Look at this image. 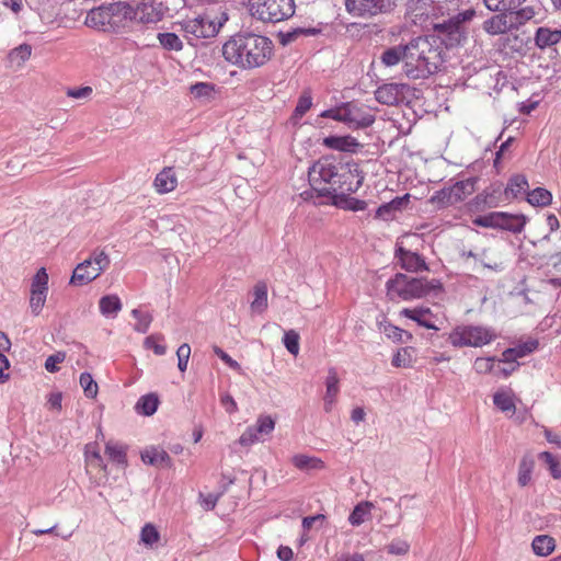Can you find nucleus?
I'll use <instances>...</instances> for the list:
<instances>
[{"label": "nucleus", "instance_id": "35", "mask_svg": "<svg viewBox=\"0 0 561 561\" xmlns=\"http://www.w3.org/2000/svg\"><path fill=\"white\" fill-rule=\"evenodd\" d=\"M99 308L104 317L115 318L122 309V301L116 295H106L100 299Z\"/></svg>", "mask_w": 561, "mask_h": 561}, {"label": "nucleus", "instance_id": "50", "mask_svg": "<svg viewBox=\"0 0 561 561\" xmlns=\"http://www.w3.org/2000/svg\"><path fill=\"white\" fill-rule=\"evenodd\" d=\"M538 458L548 466L550 474L553 479L561 480V465L550 451L540 453Z\"/></svg>", "mask_w": 561, "mask_h": 561}, {"label": "nucleus", "instance_id": "18", "mask_svg": "<svg viewBox=\"0 0 561 561\" xmlns=\"http://www.w3.org/2000/svg\"><path fill=\"white\" fill-rule=\"evenodd\" d=\"M322 145L329 149L341 151V152H351L355 153L362 147V145L357 141V139L351 135L346 136H335L331 135L324 137L322 140Z\"/></svg>", "mask_w": 561, "mask_h": 561}, {"label": "nucleus", "instance_id": "61", "mask_svg": "<svg viewBox=\"0 0 561 561\" xmlns=\"http://www.w3.org/2000/svg\"><path fill=\"white\" fill-rule=\"evenodd\" d=\"M163 340L161 335H149L145 339V346L153 351L156 355H164L167 352V346L163 344L157 343V341Z\"/></svg>", "mask_w": 561, "mask_h": 561}, {"label": "nucleus", "instance_id": "43", "mask_svg": "<svg viewBox=\"0 0 561 561\" xmlns=\"http://www.w3.org/2000/svg\"><path fill=\"white\" fill-rule=\"evenodd\" d=\"M319 32L320 31L314 27H297L286 33H279V43L283 46H286L296 41L300 36H313Z\"/></svg>", "mask_w": 561, "mask_h": 561}, {"label": "nucleus", "instance_id": "23", "mask_svg": "<svg viewBox=\"0 0 561 561\" xmlns=\"http://www.w3.org/2000/svg\"><path fill=\"white\" fill-rule=\"evenodd\" d=\"M379 59L386 67H393L402 62L403 72L405 73V44H399L386 48L381 53Z\"/></svg>", "mask_w": 561, "mask_h": 561}, {"label": "nucleus", "instance_id": "28", "mask_svg": "<svg viewBox=\"0 0 561 561\" xmlns=\"http://www.w3.org/2000/svg\"><path fill=\"white\" fill-rule=\"evenodd\" d=\"M409 198L410 195L405 194L403 196L394 197L392 201L388 203H383L377 208L376 217L383 220L392 219L394 213L401 210L404 207V205L409 203Z\"/></svg>", "mask_w": 561, "mask_h": 561}, {"label": "nucleus", "instance_id": "15", "mask_svg": "<svg viewBox=\"0 0 561 561\" xmlns=\"http://www.w3.org/2000/svg\"><path fill=\"white\" fill-rule=\"evenodd\" d=\"M135 10H137V18L142 23H157L167 15L162 0H142Z\"/></svg>", "mask_w": 561, "mask_h": 561}, {"label": "nucleus", "instance_id": "42", "mask_svg": "<svg viewBox=\"0 0 561 561\" xmlns=\"http://www.w3.org/2000/svg\"><path fill=\"white\" fill-rule=\"evenodd\" d=\"M526 0H483L490 11H508L514 13Z\"/></svg>", "mask_w": 561, "mask_h": 561}, {"label": "nucleus", "instance_id": "25", "mask_svg": "<svg viewBox=\"0 0 561 561\" xmlns=\"http://www.w3.org/2000/svg\"><path fill=\"white\" fill-rule=\"evenodd\" d=\"M561 41V30L540 26L535 34V44L538 48L545 49L558 44Z\"/></svg>", "mask_w": 561, "mask_h": 561}, {"label": "nucleus", "instance_id": "22", "mask_svg": "<svg viewBox=\"0 0 561 561\" xmlns=\"http://www.w3.org/2000/svg\"><path fill=\"white\" fill-rule=\"evenodd\" d=\"M339 382L340 380L337 377L336 369L334 367H330L325 379V394L323 397V408L327 413L331 412L335 399L339 394Z\"/></svg>", "mask_w": 561, "mask_h": 561}, {"label": "nucleus", "instance_id": "34", "mask_svg": "<svg viewBox=\"0 0 561 561\" xmlns=\"http://www.w3.org/2000/svg\"><path fill=\"white\" fill-rule=\"evenodd\" d=\"M253 300L251 310L254 313H262L267 309V286L263 282H259L253 288Z\"/></svg>", "mask_w": 561, "mask_h": 561}, {"label": "nucleus", "instance_id": "37", "mask_svg": "<svg viewBox=\"0 0 561 561\" xmlns=\"http://www.w3.org/2000/svg\"><path fill=\"white\" fill-rule=\"evenodd\" d=\"M293 463L299 470H321L324 468V462L317 457H310L307 455H296L293 457Z\"/></svg>", "mask_w": 561, "mask_h": 561}, {"label": "nucleus", "instance_id": "17", "mask_svg": "<svg viewBox=\"0 0 561 561\" xmlns=\"http://www.w3.org/2000/svg\"><path fill=\"white\" fill-rule=\"evenodd\" d=\"M396 257L403 270L410 273L428 271L425 260L417 253L400 247L396 250Z\"/></svg>", "mask_w": 561, "mask_h": 561}, {"label": "nucleus", "instance_id": "64", "mask_svg": "<svg viewBox=\"0 0 561 561\" xmlns=\"http://www.w3.org/2000/svg\"><path fill=\"white\" fill-rule=\"evenodd\" d=\"M65 353L57 352L50 356H48L45 360V369L49 373H56L59 370L58 364L65 360Z\"/></svg>", "mask_w": 561, "mask_h": 561}, {"label": "nucleus", "instance_id": "53", "mask_svg": "<svg viewBox=\"0 0 561 561\" xmlns=\"http://www.w3.org/2000/svg\"><path fill=\"white\" fill-rule=\"evenodd\" d=\"M160 539V534L156 526L152 524H146L140 531V540L144 545L152 547Z\"/></svg>", "mask_w": 561, "mask_h": 561}, {"label": "nucleus", "instance_id": "4", "mask_svg": "<svg viewBox=\"0 0 561 561\" xmlns=\"http://www.w3.org/2000/svg\"><path fill=\"white\" fill-rule=\"evenodd\" d=\"M386 290L390 300L399 298L411 301L443 291V284L436 278L411 277L403 273H397L387 280Z\"/></svg>", "mask_w": 561, "mask_h": 561}, {"label": "nucleus", "instance_id": "1", "mask_svg": "<svg viewBox=\"0 0 561 561\" xmlns=\"http://www.w3.org/2000/svg\"><path fill=\"white\" fill-rule=\"evenodd\" d=\"M364 173L353 159L323 156L308 169L309 185L319 196L332 201L342 193H355L364 183Z\"/></svg>", "mask_w": 561, "mask_h": 561}, {"label": "nucleus", "instance_id": "51", "mask_svg": "<svg viewBox=\"0 0 561 561\" xmlns=\"http://www.w3.org/2000/svg\"><path fill=\"white\" fill-rule=\"evenodd\" d=\"M79 381L87 398L93 399L96 397L99 387L91 374L87 371L82 373Z\"/></svg>", "mask_w": 561, "mask_h": 561}, {"label": "nucleus", "instance_id": "36", "mask_svg": "<svg viewBox=\"0 0 561 561\" xmlns=\"http://www.w3.org/2000/svg\"><path fill=\"white\" fill-rule=\"evenodd\" d=\"M533 551L539 557H547L553 552L556 540L549 535H538L531 542Z\"/></svg>", "mask_w": 561, "mask_h": 561}, {"label": "nucleus", "instance_id": "20", "mask_svg": "<svg viewBox=\"0 0 561 561\" xmlns=\"http://www.w3.org/2000/svg\"><path fill=\"white\" fill-rule=\"evenodd\" d=\"M141 460L150 466L159 468H172L173 462L169 454L160 447H148L141 451Z\"/></svg>", "mask_w": 561, "mask_h": 561}, {"label": "nucleus", "instance_id": "21", "mask_svg": "<svg viewBox=\"0 0 561 561\" xmlns=\"http://www.w3.org/2000/svg\"><path fill=\"white\" fill-rule=\"evenodd\" d=\"M107 7L113 20L114 30L126 20L137 19V10L127 2L107 3Z\"/></svg>", "mask_w": 561, "mask_h": 561}, {"label": "nucleus", "instance_id": "60", "mask_svg": "<svg viewBox=\"0 0 561 561\" xmlns=\"http://www.w3.org/2000/svg\"><path fill=\"white\" fill-rule=\"evenodd\" d=\"M91 445L85 446V461L91 466H96L102 468L104 471L106 470V465L104 463V460L102 456L100 455V451L96 449L91 450Z\"/></svg>", "mask_w": 561, "mask_h": 561}, {"label": "nucleus", "instance_id": "24", "mask_svg": "<svg viewBox=\"0 0 561 561\" xmlns=\"http://www.w3.org/2000/svg\"><path fill=\"white\" fill-rule=\"evenodd\" d=\"M502 218L499 222V229L513 233H520L527 222V217L523 214H511L502 211Z\"/></svg>", "mask_w": 561, "mask_h": 561}, {"label": "nucleus", "instance_id": "58", "mask_svg": "<svg viewBox=\"0 0 561 561\" xmlns=\"http://www.w3.org/2000/svg\"><path fill=\"white\" fill-rule=\"evenodd\" d=\"M191 355V346L187 343H183L176 351L178 356V368L181 373L187 369V364Z\"/></svg>", "mask_w": 561, "mask_h": 561}, {"label": "nucleus", "instance_id": "29", "mask_svg": "<svg viewBox=\"0 0 561 561\" xmlns=\"http://www.w3.org/2000/svg\"><path fill=\"white\" fill-rule=\"evenodd\" d=\"M154 187L158 193L164 194L173 191L176 186V178L172 168H164L154 179Z\"/></svg>", "mask_w": 561, "mask_h": 561}, {"label": "nucleus", "instance_id": "8", "mask_svg": "<svg viewBox=\"0 0 561 561\" xmlns=\"http://www.w3.org/2000/svg\"><path fill=\"white\" fill-rule=\"evenodd\" d=\"M110 263V257L104 251H94L89 259H85L76 266L70 284L83 286L91 283L108 267Z\"/></svg>", "mask_w": 561, "mask_h": 561}, {"label": "nucleus", "instance_id": "44", "mask_svg": "<svg viewBox=\"0 0 561 561\" xmlns=\"http://www.w3.org/2000/svg\"><path fill=\"white\" fill-rule=\"evenodd\" d=\"M378 328L385 335L393 342L407 343L403 339L404 330L389 322L385 317L378 321Z\"/></svg>", "mask_w": 561, "mask_h": 561}, {"label": "nucleus", "instance_id": "27", "mask_svg": "<svg viewBox=\"0 0 561 561\" xmlns=\"http://www.w3.org/2000/svg\"><path fill=\"white\" fill-rule=\"evenodd\" d=\"M343 116L347 119H342L343 123L353 127L365 128L375 122V117L370 114L359 115L358 110L352 107L348 103L343 106Z\"/></svg>", "mask_w": 561, "mask_h": 561}, {"label": "nucleus", "instance_id": "38", "mask_svg": "<svg viewBox=\"0 0 561 561\" xmlns=\"http://www.w3.org/2000/svg\"><path fill=\"white\" fill-rule=\"evenodd\" d=\"M373 507V503L364 501L358 503L348 516V523L352 526L362 525L369 516Z\"/></svg>", "mask_w": 561, "mask_h": 561}, {"label": "nucleus", "instance_id": "14", "mask_svg": "<svg viewBox=\"0 0 561 561\" xmlns=\"http://www.w3.org/2000/svg\"><path fill=\"white\" fill-rule=\"evenodd\" d=\"M497 14L492 15L483 22V30L490 35L505 34L516 26L513 14L508 11H496Z\"/></svg>", "mask_w": 561, "mask_h": 561}, {"label": "nucleus", "instance_id": "7", "mask_svg": "<svg viewBox=\"0 0 561 561\" xmlns=\"http://www.w3.org/2000/svg\"><path fill=\"white\" fill-rule=\"evenodd\" d=\"M251 15L262 22L276 23L295 13L294 0H249Z\"/></svg>", "mask_w": 561, "mask_h": 561}, {"label": "nucleus", "instance_id": "10", "mask_svg": "<svg viewBox=\"0 0 561 561\" xmlns=\"http://www.w3.org/2000/svg\"><path fill=\"white\" fill-rule=\"evenodd\" d=\"M48 293V274L41 267L32 278L30 308L34 316H38L45 306Z\"/></svg>", "mask_w": 561, "mask_h": 561}, {"label": "nucleus", "instance_id": "19", "mask_svg": "<svg viewBox=\"0 0 561 561\" xmlns=\"http://www.w3.org/2000/svg\"><path fill=\"white\" fill-rule=\"evenodd\" d=\"M400 314L404 318H408L414 322L417 323V325L420 327H423V328H426V329H430V330H439L438 327L435 325V323L430 319L433 316V312L430 308H423V307H417V308H413V309H410V308H403L401 311H400Z\"/></svg>", "mask_w": 561, "mask_h": 561}, {"label": "nucleus", "instance_id": "55", "mask_svg": "<svg viewBox=\"0 0 561 561\" xmlns=\"http://www.w3.org/2000/svg\"><path fill=\"white\" fill-rule=\"evenodd\" d=\"M539 346V342L536 339H529L526 342L519 343L513 347L515 356L518 358L525 357L534 353Z\"/></svg>", "mask_w": 561, "mask_h": 561}, {"label": "nucleus", "instance_id": "13", "mask_svg": "<svg viewBox=\"0 0 561 561\" xmlns=\"http://www.w3.org/2000/svg\"><path fill=\"white\" fill-rule=\"evenodd\" d=\"M409 90L405 83H386L377 88L375 99L385 105H397L405 100Z\"/></svg>", "mask_w": 561, "mask_h": 561}, {"label": "nucleus", "instance_id": "40", "mask_svg": "<svg viewBox=\"0 0 561 561\" xmlns=\"http://www.w3.org/2000/svg\"><path fill=\"white\" fill-rule=\"evenodd\" d=\"M527 202L533 206L545 207L551 204L552 194L543 187H536L527 194Z\"/></svg>", "mask_w": 561, "mask_h": 561}, {"label": "nucleus", "instance_id": "33", "mask_svg": "<svg viewBox=\"0 0 561 561\" xmlns=\"http://www.w3.org/2000/svg\"><path fill=\"white\" fill-rule=\"evenodd\" d=\"M159 403L160 401L156 393H148L138 399L135 410L138 414L150 416L157 412Z\"/></svg>", "mask_w": 561, "mask_h": 561}, {"label": "nucleus", "instance_id": "48", "mask_svg": "<svg viewBox=\"0 0 561 561\" xmlns=\"http://www.w3.org/2000/svg\"><path fill=\"white\" fill-rule=\"evenodd\" d=\"M312 96L309 91H304L297 102V105L291 115L293 121L300 119L311 107Z\"/></svg>", "mask_w": 561, "mask_h": 561}, {"label": "nucleus", "instance_id": "57", "mask_svg": "<svg viewBox=\"0 0 561 561\" xmlns=\"http://www.w3.org/2000/svg\"><path fill=\"white\" fill-rule=\"evenodd\" d=\"M191 93L197 99H207L214 93V85L207 82H197L191 87Z\"/></svg>", "mask_w": 561, "mask_h": 561}, {"label": "nucleus", "instance_id": "11", "mask_svg": "<svg viewBox=\"0 0 561 561\" xmlns=\"http://www.w3.org/2000/svg\"><path fill=\"white\" fill-rule=\"evenodd\" d=\"M221 23L208 19L207 16H197L195 19L185 21L183 31L186 34L193 35L195 38H210L218 34Z\"/></svg>", "mask_w": 561, "mask_h": 561}, {"label": "nucleus", "instance_id": "9", "mask_svg": "<svg viewBox=\"0 0 561 561\" xmlns=\"http://www.w3.org/2000/svg\"><path fill=\"white\" fill-rule=\"evenodd\" d=\"M396 0H345V9L353 16L369 19L391 12Z\"/></svg>", "mask_w": 561, "mask_h": 561}, {"label": "nucleus", "instance_id": "16", "mask_svg": "<svg viewBox=\"0 0 561 561\" xmlns=\"http://www.w3.org/2000/svg\"><path fill=\"white\" fill-rule=\"evenodd\" d=\"M85 25L104 32L114 30L107 4L91 9L85 16Z\"/></svg>", "mask_w": 561, "mask_h": 561}, {"label": "nucleus", "instance_id": "47", "mask_svg": "<svg viewBox=\"0 0 561 561\" xmlns=\"http://www.w3.org/2000/svg\"><path fill=\"white\" fill-rule=\"evenodd\" d=\"M131 316L137 320L134 330L139 333H147L153 317L150 312H144L138 308L131 310Z\"/></svg>", "mask_w": 561, "mask_h": 561}, {"label": "nucleus", "instance_id": "3", "mask_svg": "<svg viewBox=\"0 0 561 561\" xmlns=\"http://www.w3.org/2000/svg\"><path fill=\"white\" fill-rule=\"evenodd\" d=\"M436 41L419 36L405 44V75L411 79H425L438 71L443 64Z\"/></svg>", "mask_w": 561, "mask_h": 561}, {"label": "nucleus", "instance_id": "46", "mask_svg": "<svg viewBox=\"0 0 561 561\" xmlns=\"http://www.w3.org/2000/svg\"><path fill=\"white\" fill-rule=\"evenodd\" d=\"M471 211H482L485 208H493L499 206V201H489L486 190L474 196L468 204Z\"/></svg>", "mask_w": 561, "mask_h": 561}, {"label": "nucleus", "instance_id": "12", "mask_svg": "<svg viewBox=\"0 0 561 561\" xmlns=\"http://www.w3.org/2000/svg\"><path fill=\"white\" fill-rule=\"evenodd\" d=\"M275 422L270 415H261L255 425L247 427L239 437L238 443L242 446H251L260 440V435H268L274 431Z\"/></svg>", "mask_w": 561, "mask_h": 561}, {"label": "nucleus", "instance_id": "26", "mask_svg": "<svg viewBox=\"0 0 561 561\" xmlns=\"http://www.w3.org/2000/svg\"><path fill=\"white\" fill-rule=\"evenodd\" d=\"M477 182L478 178L471 176L461 181H456L454 184L449 185L451 196L454 197L456 204L465 201L476 191Z\"/></svg>", "mask_w": 561, "mask_h": 561}, {"label": "nucleus", "instance_id": "63", "mask_svg": "<svg viewBox=\"0 0 561 561\" xmlns=\"http://www.w3.org/2000/svg\"><path fill=\"white\" fill-rule=\"evenodd\" d=\"M494 357H478L473 367L478 374H489L494 368Z\"/></svg>", "mask_w": 561, "mask_h": 561}, {"label": "nucleus", "instance_id": "45", "mask_svg": "<svg viewBox=\"0 0 561 561\" xmlns=\"http://www.w3.org/2000/svg\"><path fill=\"white\" fill-rule=\"evenodd\" d=\"M157 38L165 50L180 51L183 49V43L175 33H158Z\"/></svg>", "mask_w": 561, "mask_h": 561}, {"label": "nucleus", "instance_id": "5", "mask_svg": "<svg viewBox=\"0 0 561 561\" xmlns=\"http://www.w3.org/2000/svg\"><path fill=\"white\" fill-rule=\"evenodd\" d=\"M474 16L476 10L472 8H468L456 14H450V16H446L442 22L433 24V37H436L447 49L462 46L468 36L467 24L471 22Z\"/></svg>", "mask_w": 561, "mask_h": 561}, {"label": "nucleus", "instance_id": "2", "mask_svg": "<svg viewBox=\"0 0 561 561\" xmlns=\"http://www.w3.org/2000/svg\"><path fill=\"white\" fill-rule=\"evenodd\" d=\"M274 54L273 41L266 35L250 30L237 32L222 45L225 60L247 71L265 67L273 59Z\"/></svg>", "mask_w": 561, "mask_h": 561}, {"label": "nucleus", "instance_id": "39", "mask_svg": "<svg viewBox=\"0 0 561 561\" xmlns=\"http://www.w3.org/2000/svg\"><path fill=\"white\" fill-rule=\"evenodd\" d=\"M529 187L528 181L525 175L516 174L513 175L504 190L506 196L517 197L518 194L525 192Z\"/></svg>", "mask_w": 561, "mask_h": 561}, {"label": "nucleus", "instance_id": "59", "mask_svg": "<svg viewBox=\"0 0 561 561\" xmlns=\"http://www.w3.org/2000/svg\"><path fill=\"white\" fill-rule=\"evenodd\" d=\"M213 351L215 355L218 356L229 368L236 370L239 374L242 373L241 365L237 360H234L228 353H226L222 348L215 345L213 347Z\"/></svg>", "mask_w": 561, "mask_h": 561}, {"label": "nucleus", "instance_id": "56", "mask_svg": "<svg viewBox=\"0 0 561 561\" xmlns=\"http://www.w3.org/2000/svg\"><path fill=\"white\" fill-rule=\"evenodd\" d=\"M493 403L503 412H508L515 409L512 398L504 392H496L493 396Z\"/></svg>", "mask_w": 561, "mask_h": 561}, {"label": "nucleus", "instance_id": "49", "mask_svg": "<svg viewBox=\"0 0 561 561\" xmlns=\"http://www.w3.org/2000/svg\"><path fill=\"white\" fill-rule=\"evenodd\" d=\"M502 217V211H492L486 215L476 217L472 222L479 227L499 229V222Z\"/></svg>", "mask_w": 561, "mask_h": 561}, {"label": "nucleus", "instance_id": "62", "mask_svg": "<svg viewBox=\"0 0 561 561\" xmlns=\"http://www.w3.org/2000/svg\"><path fill=\"white\" fill-rule=\"evenodd\" d=\"M410 545L405 540L394 539L387 546V551L394 556H404L409 552Z\"/></svg>", "mask_w": 561, "mask_h": 561}, {"label": "nucleus", "instance_id": "6", "mask_svg": "<svg viewBox=\"0 0 561 561\" xmlns=\"http://www.w3.org/2000/svg\"><path fill=\"white\" fill-rule=\"evenodd\" d=\"M496 339L492 328L484 325L462 324L457 325L448 334V342L454 347H482Z\"/></svg>", "mask_w": 561, "mask_h": 561}, {"label": "nucleus", "instance_id": "41", "mask_svg": "<svg viewBox=\"0 0 561 561\" xmlns=\"http://www.w3.org/2000/svg\"><path fill=\"white\" fill-rule=\"evenodd\" d=\"M428 202L436 206L438 209H443L456 204L454 197L451 196V191L449 186H444L443 188L436 191L430 197Z\"/></svg>", "mask_w": 561, "mask_h": 561}, {"label": "nucleus", "instance_id": "31", "mask_svg": "<svg viewBox=\"0 0 561 561\" xmlns=\"http://www.w3.org/2000/svg\"><path fill=\"white\" fill-rule=\"evenodd\" d=\"M351 193L339 194L336 198L331 201V204L345 210L360 211L367 208V203L350 196Z\"/></svg>", "mask_w": 561, "mask_h": 561}, {"label": "nucleus", "instance_id": "30", "mask_svg": "<svg viewBox=\"0 0 561 561\" xmlns=\"http://www.w3.org/2000/svg\"><path fill=\"white\" fill-rule=\"evenodd\" d=\"M105 455L108 459L123 468L127 467V446L117 442H107L105 444Z\"/></svg>", "mask_w": 561, "mask_h": 561}, {"label": "nucleus", "instance_id": "32", "mask_svg": "<svg viewBox=\"0 0 561 561\" xmlns=\"http://www.w3.org/2000/svg\"><path fill=\"white\" fill-rule=\"evenodd\" d=\"M535 468V459L530 454H526L522 457L518 465L517 483L520 488L529 484L531 481V473Z\"/></svg>", "mask_w": 561, "mask_h": 561}, {"label": "nucleus", "instance_id": "52", "mask_svg": "<svg viewBox=\"0 0 561 561\" xmlns=\"http://www.w3.org/2000/svg\"><path fill=\"white\" fill-rule=\"evenodd\" d=\"M460 2V0H438L435 10L438 11L442 16H450V14L462 12V10L459 9Z\"/></svg>", "mask_w": 561, "mask_h": 561}, {"label": "nucleus", "instance_id": "54", "mask_svg": "<svg viewBox=\"0 0 561 561\" xmlns=\"http://www.w3.org/2000/svg\"><path fill=\"white\" fill-rule=\"evenodd\" d=\"M299 334L295 330L285 332L283 343L291 355L296 356L299 353Z\"/></svg>", "mask_w": 561, "mask_h": 561}]
</instances>
